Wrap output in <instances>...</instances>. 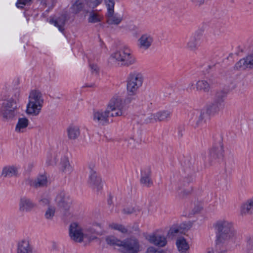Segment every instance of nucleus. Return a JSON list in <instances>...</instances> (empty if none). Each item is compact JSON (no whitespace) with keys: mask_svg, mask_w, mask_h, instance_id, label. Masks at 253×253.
Returning a JSON list of instances; mask_svg holds the SVG:
<instances>
[{"mask_svg":"<svg viewBox=\"0 0 253 253\" xmlns=\"http://www.w3.org/2000/svg\"><path fill=\"white\" fill-rule=\"evenodd\" d=\"M216 230V245L226 247L235 236L233 224L229 220L221 219L217 220L214 225Z\"/></svg>","mask_w":253,"mask_h":253,"instance_id":"f257e3e1","label":"nucleus"},{"mask_svg":"<svg viewBox=\"0 0 253 253\" xmlns=\"http://www.w3.org/2000/svg\"><path fill=\"white\" fill-rule=\"evenodd\" d=\"M43 104V99L41 91L36 89L31 90L28 96L26 113L30 116H37L41 112Z\"/></svg>","mask_w":253,"mask_h":253,"instance_id":"f03ea898","label":"nucleus"},{"mask_svg":"<svg viewBox=\"0 0 253 253\" xmlns=\"http://www.w3.org/2000/svg\"><path fill=\"white\" fill-rule=\"evenodd\" d=\"M91 228L84 230L79 223L76 222L70 224L69 228V234L71 239L76 243H82L84 239L91 241L90 233H93Z\"/></svg>","mask_w":253,"mask_h":253,"instance_id":"7ed1b4c3","label":"nucleus"},{"mask_svg":"<svg viewBox=\"0 0 253 253\" xmlns=\"http://www.w3.org/2000/svg\"><path fill=\"white\" fill-rule=\"evenodd\" d=\"M143 83V75L139 73H132L129 75L126 81V90L129 96H134Z\"/></svg>","mask_w":253,"mask_h":253,"instance_id":"20e7f679","label":"nucleus"},{"mask_svg":"<svg viewBox=\"0 0 253 253\" xmlns=\"http://www.w3.org/2000/svg\"><path fill=\"white\" fill-rule=\"evenodd\" d=\"M126 100L121 96H114L109 101L107 109L112 117L121 116L123 114V110L125 106Z\"/></svg>","mask_w":253,"mask_h":253,"instance_id":"39448f33","label":"nucleus"},{"mask_svg":"<svg viewBox=\"0 0 253 253\" xmlns=\"http://www.w3.org/2000/svg\"><path fill=\"white\" fill-rule=\"evenodd\" d=\"M17 109V103L14 99L10 98L4 100L1 108L3 118L6 120L13 119L16 115Z\"/></svg>","mask_w":253,"mask_h":253,"instance_id":"423d86ee","label":"nucleus"},{"mask_svg":"<svg viewBox=\"0 0 253 253\" xmlns=\"http://www.w3.org/2000/svg\"><path fill=\"white\" fill-rule=\"evenodd\" d=\"M107 8V22L110 25H119L123 20V17L115 13V0H104Z\"/></svg>","mask_w":253,"mask_h":253,"instance_id":"0eeeda50","label":"nucleus"},{"mask_svg":"<svg viewBox=\"0 0 253 253\" xmlns=\"http://www.w3.org/2000/svg\"><path fill=\"white\" fill-rule=\"evenodd\" d=\"M111 57L124 66H128L134 62V59L127 49L116 50L111 54Z\"/></svg>","mask_w":253,"mask_h":253,"instance_id":"6e6552de","label":"nucleus"},{"mask_svg":"<svg viewBox=\"0 0 253 253\" xmlns=\"http://www.w3.org/2000/svg\"><path fill=\"white\" fill-rule=\"evenodd\" d=\"M122 248L127 253H138L142 249L139 240L134 236L123 240Z\"/></svg>","mask_w":253,"mask_h":253,"instance_id":"1a4fd4ad","label":"nucleus"},{"mask_svg":"<svg viewBox=\"0 0 253 253\" xmlns=\"http://www.w3.org/2000/svg\"><path fill=\"white\" fill-rule=\"evenodd\" d=\"M26 181L31 187L34 189L47 187L48 185V179L46 172L40 173L35 178L29 177Z\"/></svg>","mask_w":253,"mask_h":253,"instance_id":"9d476101","label":"nucleus"},{"mask_svg":"<svg viewBox=\"0 0 253 253\" xmlns=\"http://www.w3.org/2000/svg\"><path fill=\"white\" fill-rule=\"evenodd\" d=\"M90 172L88 176V181L92 185L93 189L97 191H100L103 189L104 185L102 178L97 174V172L90 169Z\"/></svg>","mask_w":253,"mask_h":253,"instance_id":"9b49d317","label":"nucleus"},{"mask_svg":"<svg viewBox=\"0 0 253 253\" xmlns=\"http://www.w3.org/2000/svg\"><path fill=\"white\" fill-rule=\"evenodd\" d=\"M110 114L107 109L105 110H95L93 113V120L99 125H104L108 122Z\"/></svg>","mask_w":253,"mask_h":253,"instance_id":"f8f14e48","label":"nucleus"},{"mask_svg":"<svg viewBox=\"0 0 253 253\" xmlns=\"http://www.w3.org/2000/svg\"><path fill=\"white\" fill-rule=\"evenodd\" d=\"M247 68L253 69V53L240 59L234 66L236 70H244Z\"/></svg>","mask_w":253,"mask_h":253,"instance_id":"ddd939ff","label":"nucleus"},{"mask_svg":"<svg viewBox=\"0 0 253 253\" xmlns=\"http://www.w3.org/2000/svg\"><path fill=\"white\" fill-rule=\"evenodd\" d=\"M59 167L60 170L64 174H71L74 172V168L71 164L70 158L67 156H64L61 159Z\"/></svg>","mask_w":253,"mask_h":253,"instance_id":"4468645a","label":"nucleus"},{"mask_svg":"<svg viewBox=\"0 0 253 253\" xmlns=\"http://www.w3.org/2000/svg\"><path fill=\"white\" fill-rule=\"evenodd\" d=\"M146 239L151 244L160 247H164L167 244L166 238L164 236L152 234L146 237Z\"/></svg>","mask_w":253,"mask_h":253,"instance_id":"2eb2a0df","label":"nucleus"},{"mask_svg":"<svg viewBox=\"0 0 253 253\" xmlns=\"http://www.w3.org/2000/svg\"><path fill=\"white\" fill-rule=\"evenodd\" d=\"M18 175V168L15 165L5 166L1 171V176L4 178L17 177Z\"/></svg>","mask_w":253,"mask_h":253,"instance_id":"dca6fc26","label":"nucleus"},{"mask_svg":"<svg viewBox=\"0 0 253 253\" xmlns=\"http://www.w3.org/2000/svg\"><path fill=\"white\" fill-rule=\"evenodd\" d=\"M36 205L31 200L26 198H22L19 200L18 210L21 212H28L31 211Z\"/></svg>","mask_w":253,"mask_h":253,"instance_id":"f3484780","label":"nucleus"},{"mask_svg":"<svg viewBox=\"0 0 253 253\" xmlns=\"http://www.w3.org/2000/svg\"><path fill=\"white\" fill-rule=\"evenodd\" d=\"M151 176V170L150 169L142 170L140 178V184L146 187H150L152 186L153 182Z\"/></svg>","mask_w":253,"mask_h":253,"instance_id":"a211bd4d","label":"nucleus"},{"mask_svg":"<svg viewBox=\"0 0 253 253\" xmlns=\"http://www.w3.org/2000/svg\"><path fill=\"white\" fill-rule=\"evenodd\" d=\"M179 196L183 199L190 196L193 192V187L189 184H183L177 186L176 188Z\"/></svg>","mask_w":253,"mask_h":253,"instance_id":"6ab92c4d","label":"nucleus"},{"mask_svg":"<svg viewBox=\"0 0 253 253\" xmlns=\"http://www.w3.org/2000/svg\"><path fill=\"white\" fill-rule=\"evenodd\" d=\"M68 16V14L67 12H65L58 18L55 19H51L49 22L53 24L54 26L57 27L59 31L63 32L64 30V26L67 20Z\"/></svg>","mask_w":253,"mask_h":253,"instance_id":"aec40b11","label":"nucleus"},{"mask_svg":"<svg viewBox=\"0 0 253 253\" xmlns=\"http://www.w3.org/2000/svg\"><path fill=\"white\" fill-rule=\"evenodd\" d=\"M210 155L214 160H221L224 157V150L222 145L213 146L210 150Z\"/></svg>","mask_w":253,"mask_h":253,"instance_id":"412c9836","label":"nucleus"},{"mask_svg":"<svg viewBox=\"0 0 253 253\" xmlns=\"http://www.w3.org/2000/svg\"><path fill=\"white\" fill-rule=\"evenodd\" d=\"M70 8L74 14H78L82 11H84L86 14L88 12V9L86 8L84 0H76Z\"/></svg>","mask_w":253,"mask_h":253,"instance_id":"4be33fe9","label":"nucleus"},{"mask_svg":"<svg viewBox=\"0 0 253 253\" xmlns=\"http://www.w3.org/2000/svg\"><path fill=\"white\" fill-rule=\"evenodd\" d=\"M109 229L114 231H117L122 234L127 235L131 234V232L125 225L118 222H112L108 224Z\"/></svg>","mask_w":253,"mask_h":253,"instance_id":"5701e85b","label":"nucleus"},{"mask_svg":"<svg viewBox=\"0 0 253 253\" xmlns=\"http://www.w3.org/2000/svg\"><path fill=\"white\" fill-rule=\"evenodd\" d=\"M17 253H33V248L29 240L23 239L18 242Z\"/></svg>","mask_w":253,"mask_h":253,"instance_id":"b1692460","label":"nucleus"},{"mask_svg":"<svg viewBox=\"0 0 253 253\" xmlns=\"http://www.w3.org/2000/svg\"><path fill=\"white\" fill-rule=\"evenodd\" d=\"M241 214L243 216L250 215L253 214V198L248 200L241 207Z\"/></svg>","mask_w":253,"mask_h":253,"instance_id":"393cba45","label":"nucleus"},{"mask_svg":"<svg viewBox=\"0 0 253 253\" xmlns=\"http://www.w3.org/2000/svg\"><path fill=\"white\" fill-rule=\"evenodd\" d=\"M153 41V38L150 35L144 34L138 39V45L142 49H148L151 47Z\"/></svg>","mask_w":253,"mask_h":253,"instance_id":"a878e982","label":"nucleus"},{"mask_svg":"<svg viewBox=\"0 0 253 253\" xmlns=\"http://www.w3.org/2000/svg\"><path fill=\"white\" fill-rule=\"evenodd\" d=\"M176 245L179 253H189V245L184 237H178L176 241Z\"/></svg>","mask_w":253,"mask_h":253,"instance_id":"bb28decb","label":"nucleus"},{"mask_svg":"<svg viewBox=\"0 0 253 253\" xmlns=\"http://www.w3.org/2000/svg\"><path fill=\"white\" fill-rule=\"evenodd\" d=\"M170 112L167 110H161L150 114V119H154L156 121L162 122L170 117Z\"/></svg>","mask_w":253,"mask_h":253,"instance_id":"cd10ccee","label":"nucleus"},{"mask_svg":"<svg viewBox=\"0 0 253 253\" xmlns=\"http://www.w3.org/2000/svg\"><path fill=\"white\" fill-rule=\"evenodd\" d=\"M217 101L208 106L207 109V114L208 115L210 116L213 115L217 113L219 111L221 105V102L223 100L219 95L217 96Z\"/></svg>","mask_w":253,"mask_h":253,"instance_id":"c85d7f7f","label":"nucleus"},{"mask_svg":"<svg viewBox=\"0 0 253 253\" xmlns=\"http://www.w3.org/2000/svg\"><path fill=\"white\" fill-rule=\"evenodd\" d=\"M106 244L112 247H122L123 240H121L114 235H109L105 238Z\"/></svg>","mask_w":253,"mask_h":253,"instance_id":"c756f323","label":"nucleus"},{"mask_svg":"<svg viewBox=\"0 0 253 253\" xmlns=\"http://www.w3.org/2000/svg\"><path fill=\"white\" fill-rule=\"evenodd\" d=\"M196 87L198 90L207 93L209 92L211 89L209 83L206 80H202L197 82Z\"/></svg>","mask_w":253,"mask_h":253,"instance_id":"7c9ffc66","label":"nucleus"},{"mask_svg":"<svg viewBox=\"0 0 253 253\" xmlns=\"http://www.w3.org/2000/svg\"><path fill=\"white\" fill-rule=\"evenodd\" d=\"M29 120L26 118H21L18 119V123L15 127V131L17 132H23L28 126Z\"/></svg>","mask_w":253,"mask_h":253,"instance_id":"2f4dec72","label":"nucleus"},{"mask_svg":"<svg viewBox=\"0 0 253 253\" xmlns=\"http://www.w3.org/2000/svg\"><path fill=\"white\" fill-rule=\"evenodd\" d=\"M56 208L53 205H49L44 212V217L48 220H52L55 216Z\"/></svg>","mask_w":253,"mask_h":253,"instance_id":"473e14b6","label":"nucleus"},{"mask_svg":"<svg viewBox=\"0 0 253 253\" xmlns=\"http://www.w3.org/2000/svg\"><path fill=\"white\" fill-rule=\"evenodd\" d=\"M68 136L70 139H76L80 134L79 128L74 126H70L67 128Z\"/></svg>","mask_w":253,"mask_h":253,"instance_id":"72a5a7b5","label":"nucleus"},{"mask_svg":"<svg viewBox=\"0 0 253 253\" xmlns=\"http://www.w3.org/2000/svg\"><path fill=\"white\" fill-rule=\"evenodd\" d=\"M54 201L59 207L64 208L67 206L65 199V194L63 192H60L56 195Z\"/></svg>","mask_w":253,"mask_h":253,"instance_id":"f704fd0d","label":"nucleus"},{"mask_svg":"<svg viewBox=\"0 0 253 253\" xmlns=\"http://www.w3.org/2000/svg\"><path fill=\"white\" fill-rule=\"evenodd\" d=\"M88 22L91 23L99 22L101 21V17L99 14L93 10H88Z\"/></svg>","mask_w":253,"mask_h":253,"instance_id":"c9c22d12","label":"nucleus"},{"mask_svg":"<svg viewBox=\"0 0 253 253\" xmlns=\"http://www.w3.org/2000/svg\"><path fill=\"white\" fill-rule=\"evenodd\" d=\"M86 8L89 10H93L100 5L102 0H84Z\"/></svg>","mask_w":253,"mask_h":253,"instance_id":"e433bc0d","label":"nucleus"},{"mask_svg":"<svg viewBox=\"0 0 253 253\" xmlns=\"http://www.w3.org/2000/svg\"><path fill=\"white\" fill-rule=\"evenodd\" d=\"M136 212V209L133 207H125L122 210V213L125 215H130Z\"/></svg>","mask_w":253,"mask_h":253,"instance_id":"4c0bfd02","label":"nucleus"},{"mask_svg":"<svg viewBox=\"0 0 253 253\" xmlns=\"http://www.w3.org/2000/svg\"><path fill=\"white\" fill-rule=\"evenodd\" d=\"M204 208L202 204L197 203L195 205L192 210L193 214H197L200 213L203 210Z\"/></svg>","mask_w":253,"mask_h":253,"instance_id":"58836bf2","label":"nucleus"},{"mask_svg":"<svg viewBox=\"0 0 253 253\" xmlns=\"http://www.w3.org/2000/svg\"><path fill=\"white\" fill-rule=\"evenodd\" d=\"M31 0H18L16 3V6L19 8H23L24 5L30 4Z\"/></svg>","mask_w":253,"mask_h":253,"instance_id":"ea45409f","label":"nucleus"},{"mask_svg":"<svg viewBox=\"0 0 253 253\" xmlns=\"http://www.w3.org/2000/svg\"><path fill=\"white\" fill-rule=\"evenodd\" d=\"M187 46L188 48L191 50H194L197 48V42L196 40H191L187 43Z\"/></svg>","mask_w":253,"mask_h":253,"instance_id":"a19ab883","label":"nucleus"},{"mask_svg":"<svg viewBox=\"0 0 253 253\" xmlns=\"http://www.w3.org/2000/svg\"><path fill=\"white\" fill-rule=\"evenodd\" d=\"M39 202L42 205L47 206V207L49 206V205H52L51 204L50 199L46 197H43L39 201Z\"/></svg>","mask_w":253,"mask_h":253,"instance_id":"79ce46f5","label":"nucleus"},{"mask_svg":"<svg viewBox=\"0 0 253 253\" xmlns=\"http://www.w3.org/2000/svg\"><path fill=\"white\" fill-rule=\"evenodd\" d=\"M180 231V229L179 228L177 227H173L170 229L169 234L172 236H175L179 233Z\"/></svg>","mask_w":253,"mask_h":253,"instance_id":"37998d69","label":"nucleus"},{"mask_svg":"<svg viewBox=\"0 0 253 253\" xmlns=\"http://www.w3.org/2000/svg\"><path fill=\"white\" fill-rule=\"evenodd\" d=\"M90 68L92 70V73L97 74L98 72L99 68L98 67L95 65H90Z\"/></svg>","mask_w":253,"mask_h":253,"instance_id":"c03bdc74","label":"nucleus"},{"mask_svg":"<svg viewBox=\"0 0 253 253\" xmlns=\"http://www.w3.org/2000/svg\"><path fill=\"white\" fill-rule=\"evenodd\" d=\"M156 249L153 247H149L146 252V253H156Z\"/></svg>","mask_w":253,"mask_h":253,"instance_id":"a18cd8bd","label":"nucleus"},{"mask_svg":"<svg viewBox=\"0 0 253 253\" xmlns=\"http://www.w3.org/2000/svg\"><path fill=\"white\" fill-rule=\"evenodd\" d=\"M132 229L135 232H139L140 231L139 225L137 224H134L132 226Z\"/></svg>","mask_w":253,"mask_h":253,"instance_id":"49530a36","label":"nucleus"},{"mask_svg":"<svg viewBox=\"0 0 253 253\" xmlns=\"http://www.w3.org/2000/svg\"><path fill=\"white\" fill-rule=\"evenodd\" d=\"M205 118V113L204 112H201L199 117V121L202 122Z\"/></svg>","mask_w":253,"mask_h":253,"instance_id":"de8ad7c7","label":"nucleus"},{"mask_svg":"<svg viewBox=\"0 0 253 253\" xmlns=\"http://www.w3.org/2000/svg\"><path fill=\"white\" fill-rule=\"evenodd\" d=\"M199 5H202L204 4L205 0H194Z\"/></svg>","mask_w":253,"mask_h":253,"instance_id":"09e8293b","label":"nucleus"},{"mask_svg":"<svg viewBox=\"0 0 253 253\" xmlns=\"http://www.w3.org/2000/svg\"><path fill=\"white\" fill-rule=\"evenodd\" d=\"M93 225L95 226H96V227H98L100 228H102V225L101 223H99V222H95L93 223Z\"/></svg>","mask_w":253,"mask_h":253,"instance_id":"8fccbe9b","label":"nucleus"},{"mask_svg":"<svg viewBox=\"0 0 253 253\" xmlns=\"http://www.w3.org/2000/svg\"><path fill=\"white\" fill-rule=\"evenodd\" d=\"M41 1V3L43 5H46V0H40Z\"/></svg>","mask_w":253,"mask_h":253,"instance_id":"3c124183","label":"nucleus"},{"mask_svg":"<svg viewBox=\"0 0 253 253\" xmlns=\"http://www.w3.org/2000/svg\"><path fill=\"white\" fill-rule=\"evenodd\" d=\"M108 205H111L112 204H113V200H112V199L111 198H110L108 201Z\"/></svg>","mask_w":253,"mask_h":253,"instance_id":"603ef678","label":"nucleus"},{"mask_svg":"<svg viewBox=\"0 0 253 253\" xmlns=\"http://www.w3.org/2000/svg\"><path fill=\"white\" fill-rule=\"evenodd\" d=\"M166 252L163 250H156V253H165Z\"/></svg>","mask_w":253,"mask_h":253,"instance_id":"864d4df0","label":"nucleus"},{"mask_svg":"<svg viewBox=\"0 0 253 253\" xmlns=\"http://www.w3.org/2000/svg\"><path fill=\"white\" fill-rule=\"evenodd\" d=\"M132 98H129V97H128V98H126V100L127 101H128L129 102H131V101L132 100Z\"/></svg>","mask_w":253,"mask_h":253,"instance_id":"5fc2aeb1","label":"nucleus"},{"mask_svg":"<svg viewBox=\"0 0 253 253\" xmlns=\"http://www.w3.org/2000/svg\"><path fill=\"white\" fill-rule=\"evenodd\" d=\"M207 253H213L212 251H209Z\"/></svg>","mask_w":253,"mask_h":253,"instance_id":"6e6d98bb","label":"nucleus"}]
</instances>
